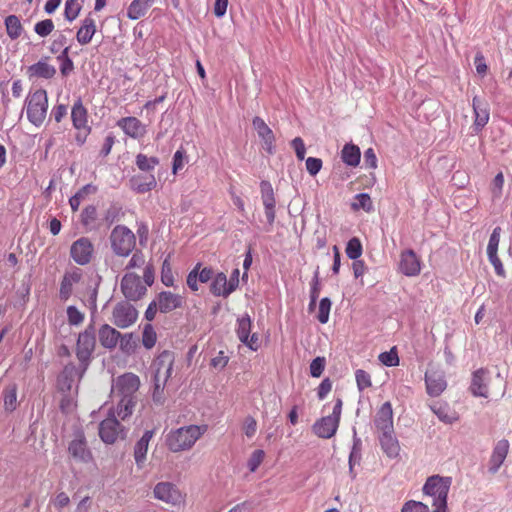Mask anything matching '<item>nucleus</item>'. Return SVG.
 Here are the masks:
<instances>
[{
    "label": "nucleus",
    "mask_w": 512,
    "mask_h": 512,
    "mask_svg": "<svg viewBox=\"0 0 512 512\" xmlns=\"http://www.w3.org/2000/svg\"><path fill=\"white\" fill-rule=\"evenodd\" d=\"M206 429V425H189L171 431L167 436V446L172 452L188 450L204 434Z\"/></svg>",
    "instance_id": "1"
},
{
    "label": "nucleus",
    "mask_w": 512,
    "mask_h": 512,
    "mask_svg": "<svg viewBox=\"0 0 512 512\" xmlns=\"http://www.w3.org/2000/svg\"><path fill=\"white\" fill-rule=\"evenodd\" d=\"M450 484V477H441L439 475H433L426 480L423 486V492L433 497V512H447V498Z\"/></svg>",
    "instance_id": "2"
},
{
    "label": "nucleus",
    "mask_w": 512,
    "mask_h": 512,
    "mask_svg": "<svg viewBox=\"0 0 512 512\" xmlns=\"http://www.w3.org/2000/svg\"><path fill=\"white\" fill-rule=\"evenodd\" d=\"M109 239L113 253L119 257L129 256L136 246L135 234L125 225H116Z\"/></svg>",
    "instance_id": "3"
},
{
    "label": "nucleus",
    "mask_w": 512,
    "mask_h": 512,
    "mask_svg": "<svg viewBox=\"0 0 512 512\" xmlns=\"http://www.w3.org/2000/svg\"><path fill=\"white\" fill-rule=\"evenodd\" d=\"M96 346L95 327L91 323L78 335L76 356L82 367V373L88 368Z\"/></svg>",
    "instance_id": "4"
},
{
    "label": "nucleus",
    "mask_w": 512,
    "mask_h": 512,
    "mask_svg": "<svg viewBox=\"0 0 512 512\" xmlns=\"http://www.w3.org/2000/svg\"><path fill=\"white\" fill-rule=\"evenodd\" d=\"M342 405V399L336 398L332 414L324 416L314 423L312 429L318 437L330 439L336 434L340 423Z\"/></svg>",
    "instance_id": "5"
},
{
    "label": "nucleus",
    "mask_w": 512,
    "mask_h": 512,
    "mask_svg": "<svg viewBox=\"0 0 512 512\" xmlns=\"http://www.w3.org/2000/svg\"><path fill=\"white\" fill-rule=\"evenodd\" d=\"M27 103V118L35 126H40L46 117L48 108L47 92L44 89H38L28 96Z\"/></svg>",
    "instance_id": "6"
},
{
    "label": "nucleus",
    "mask_w": 512,
    "mask_h": 512,
    "mask_svg": "<svg viewBox=\"0 0 512 512\" xmlns=\"http://www.w3.org/2000/svg\"><path fill=\"white\" fill-rule=\"evenodd\" d=\"M99 437L106 444H113L118 439H125L127 429L117 420L113 411L99 424Z\"/></svg>",
    "instance_id": "7"
},
{
    "label": "nucleus",
    "mask_w": 512,
    "mask_h": 512,
    "mask_svg": "<svg viewBox=\"0 0 512 512\" xmlns=\"http://www.w3.org/2000/svg\"><path fill=\"white\" fill-rule=\"evenodd\" d=\"M138 318L137 309L127 300L118 302L113 310L111 322L120 329L132 326Z\"/></svg>",
    "instance_id": "8"
},
{
    "label": "nucleus",
    "mask_w": 512,
    "mask_h": 512,
    "mask_svg": "<svg viewBox=\"0 0 512 512\" xmlns=\"http://www.w3.org/2000/svg\"><path fill=\"white\" fill-rule=\"evenodd\" d=\"M121 292L128 301H138L147 293V287L136 273H126L120 283Z\"/></svg>",
    "instance_id": "9"
},
{
    "label": "nucleus",
    "mask_w": 512,
    "mask_h": 512,
    "mask_svg": "<svg viewBox=\"0 0 512 512\" xmlns=\"http://www.w3.org/2000/svg\"><path fill=\"white\" fill-rule=\"evenodd\" d=\"M69 455L76 461L88 463L93 459L92 452L88 448L85 434L82 430H76L73 440L68 446Z\"/></svg>",
    "instance_id": "10"
},
{
    "label": "nucleus",
    "mask_w": 512,
    "mask_h": 512,
    "mask_svg": "<svg viewBox=\"0 0 512 512\" xmlns=\"http://www.w3.org/2000/svg\"><path fill=\"white\" fill-rule=\"evenodd\" d=\"M94 254V245L88 237H81L74 241L70 247V257L81 266L91 262Z\"/></svg>",
    "instance_id": "11"
},
{
    "label": "nucleus",
    "mask_w": 512,
    "mask_h": 512,
    "mask_svg": "<svg viewBox=\"0 0 512 512\" xmlns=\"http://www.w3.org/2000/svg\"><path fill=\"white\" fill-rule=\"evenodd\" d=\"M252 320L248 314H245L241 318L237 320V328L236 334L238 339L248 346L251 350L256 351L259 347L258 344V335L256 333H251Z\"/></svg>",
    "instance_id": "12"
},
{
    "label": "nucleus",
    "mask_w": 512,
    "mask_h": 512,
    "mask_svg": "<svg viewBox=\"0 0 512 512\" xmlns=\"http://www.w3.org/2000/svg\"><path fill=\"white\" fill-rule=\"evenodd\" d=\"M425 384L426 391L429 396L437 397L441 395L447 387L444 372L434 368H429L425 373Z\"/></svg>",
    "instance_id": "13"
},
{
    "label": "nucleus",
    "mask_w": 512,
    "mask_h": 512,
    "mask_svg": "<svg viewBox=\"0 0 512 512\" xmlns=\"http://www.w3.org/2000/svg\"><path fill=\"white\" fill-rule=\"evenodd\" d=\"M252 125L257 132L259 138L262 140V147L268 154L275 153V135L271 128L265 123V121L255 116L252 120Z\"/></svg>",
    "instance_id": "14"
},
{
    "label": "nucleus",
    "mask_w": 512,
    "mask_h": 512,
    "mask_svg": "<svg viewBox=\"0 0 512 512\" xmlns=\"http://www.w3.org/2000/svg\"><path fill=\"white\" fill-rule=\"evenodd\" d=\"M50 57L42 56L40 60L28 66L26 74L30 80L36 79H53L57 73L54 65L48 63Z\"/></svg>",
    "instance_id": "15"
},
{
    "label": "nucleus",
    "mask_w": 512,
    "mask_h": 512,
    "mask_svg": "<svg viewBox=\"0 0 512 512\" xmlns=\"http://www.w3.org/2000/svg\"><path fill=\"white\" fill-rule=\"evenodd\" d=\"M174 359V353L172 351H162L153 363V366L155 367L154 378L164 377V383H166L171 377Z\"/></svg>",
    "instance_id": "16"
},
{
    "label": "nucleus",
    "mask_w": 512,
    "mask_h": 512,
    "mask_svg": "<svg viewBox=\"0 0 512 512\" xmlns=\"http://www.w3.org/2000/svg\"><path fill=\"white\" fill-rule=\"evenodd\" d=\"M399 271L407 277L419 275L421 261L412 249L403 251L400 255Z\"/></svg>",
    "instance_id": "17"
},
{
    "label": "nucleus",
    "mask_w": 512,
    "mask_h": 512,
    "mask_svg": "<svg viewBox=\"0 0 512 512\" xmlns=\"http://www.w3.org/2000/svg\"><path fill=\"white\" fill-rule=\"evenodd\" d=\"M160 313H169L173 310L181 308L184 304V297L171 291H161L156 296Z\"/></svg>",
    "instance_id": "18"
},
{
    "label": "nucleus",
    "mask_w": 512,
    "mask_h": 512,
    "mask_svg": "<svg viewBox=\"0 0 512 512\" xmlns=\"http://www.w3.org/2000/svg\"><path fill=\"white\" fill-rule=\"evenodd\" d=\"M154 497L163 502L176 505L181 500L177 487L170 482H159L153 490Z\"/></svg>",
    "instance_id": "19"
},
{
    "label": "nucleus",
    "mask_w": 512,
    "mask_h": 512,
    "mask_svg": "<svg viewBox=\"0 0 512 512\" xmlns=\"http://www.w3.org/2000/svg\"><path fill=\"white\" fill-rule=\"evenodd\" d=\"M374 425L379 433L394 430L393 410L389 401L383 403L374 418Z\"/></svg>",
    "instance_id": "20"
},
{
    "label": "nucleus",
    "mask_w": 512,
    "mask_h": 512,
    "mask_svg": "<svg viewBox=\"0 0 512 512\" xmlns=\"http://www.w3.org/2000/svg\"><path fill=\"white\" fill-rule=\"evenodd\" d=\"M489 371L485 368H479L472 374L469 390L475 397H488Z\"/></svg>",
    "instance_id": "21"
},
{
    "label": "nucleus",
    "mask_w": 512,
    "mask_h": 512,
    "mask_svg": "<svg viewBox=\"0 0 512 512\" xmlns=\"http://www.w3.org/2000/svg\"><path fill=\"white\" fill-rule=\"evenodd\" d=\"M117 125L127 136L133 139H139L147 132L146 126L138 118L133 116L121 118L118 120Z\"/></svg>",
    "instance_id": "22"
},
{
    "label": "nucleus",
    "mask_w": 512,
    "mask_h": 512,
    "mask_svg": "<svg viewBox=\"0 0 512 512\" xmlns=\"http://www.w3.org/2000/svg\"><path fill=\"white\" fill-rule=\"evenodd\" d=\"M378 440L383 453L389 458H396L399 455L400 445L394 430L379 433Z\"/></svg>",
    "instance_id": "23"
},
{
    "label": "nucleus",
    "mask_w": 512,
    "mask_h": 512,
    "mask_svg": "<svg viewBox=\"0 0 512 512\" xmlns=\"http://www.w3.org/2000/svg\"><path fill=\"white\" fill-rule=\"evenodd\" d=\"M508 450V440L502 439L496 443L489 460L488 470L491 474H495L499 470V468L501 467V465L503 464L504 460L507 457Z\"/></svg>",
    "instance_id": "24"
},
{
    "label": "nucleus",
    "mask_w": 512,
    "mask_h": 512,
    "mask_svg": "<svg viewBox=\"0 0 512 512\" xmlns=\"http://www.w3.org/2000/svg\"><path fill=\"white\" fill-rule=\"evenodd\" d=\"M140 379L133 373H125L117 379V389L121 396L129 395L135 397L136 391L139 389Z\"/></svg>",
    "instance_id": "25"
},
{
    "label": "nucleus",
    "mask_w": 512,
    "mask_h": 512,
    "mask_svg": "<svg viewBox=\"0 0 512 512\" xmlns=\"http://www.w3.org/2000/svg\"><path fill=\"white\" fill-rule=\"evenodd\" d=\"M97 31L95 19L92 13H89L82 21L81 26L77 31L76 39L79 44L87 45L91 42L93 36Z\"/></svg>",
    "instance_id": "26"
},
{
    "label": "nucleus",
    "mask_w": 512,
    "mask_h": 512,
    "mask_svg": "<svg viewBox=\"0 0 512 512\" xmlns=\"http://www.w3.org/2000/svg\"><path fill=\"white\" fill-rule=\"evenodd\" d=\"M475 120L473 129L476 133L480 132L489 121V110L486 104L480 98L475 96L472 100Z\"/></svg>",
    "instance_id": "27"
},
{
    "label": "nucleus",
    "mask_w": 512,
    "mask_h": 512,
    "mask_svg": "<svg viewBox=\"0 0 512 512\" xmlns=\"http://www.w3.org/2000/svg\"><path fill=\"white\" fill-rule=\"evenodd\" d=\"M81 270L76 268L72 272H66L60 283L59 297L63 301H67L73 290V284L78 283L81 280Z\"/></svg>",
    "instance_id": "28"
},
{
    "label": "nucleus",
    "mask_w": 512,
    "mask_h": 512,
    "mask_svg": "<svg viewBox=\"0 0 512 512\" xmlns=\"http://www.w3.org/2000/svg\"><path fill=\"white\" fill-rule=\"evenodd\" d=\"M100 344L109 350L114 349L121 337V333L108 324H103L98 331Z\"/></svg>",
    "instance_id": "29"
},
{
    "label": "nucleus",
    "mask_w": 512,
    "mask_h": 512,
    "mask_svg": "<svg viewBox=\"0 0 512 512\" xmlns=\"http://www.w3.org/2000/svg\"><path fill=\"white\" fill-rule=\"evenodd\" d=\"M155 433L154 429L146 430L142 437L136 442L134 446V459L136 465L141 468L146 460L148 446L151 438Z\"/></svg>",
    "instance_id": "30"
},
{
    "label": "nucleus",
    "mask_w": 512,
    "mask_h": 512,
    "mask_svg": "<svg viewBox=\"0 0 512 512\" xmlns=\"http://www.w3.org/2000/svg\"><path fill=\"white\" fill-rule=\"evenodd\" d=\"M157 185L154 174H138L130 179L131 188L137 193H146L154 189Z\"/></svg>",
    "instance_id": "31"
},
{
    "label": "nucleus",
    "mask_w": 512,
    "mask_h": 512,
    "mask_svg": "<svg viewBox=\"0 0 512 512\" xmlns=\"http://www.w3.org/2000/svg\"><path fill=\"white\" fill-rule=\"evenodd\" d=\"M80 223L87 231H93L100 228L98 223V211L95 205H87L80 214Z\"/></svg>",
    "instance_id": "32"
},
{
    "label": "nucleus",
    "mask_w": 512,
    "mask_h": 512,
    "mask_svg": "<svg viewBox=\"0 0 512 512\" xmlns=\"http://www.w3.org/2000/svg\"><path fill=\"white\" fill-rule=\"evenodd\" d=\"M87 117L88 112L84 107L81 98H78L73 106L71 111V119L73 127L77 130H82L83 128L89 127L87 125Z\"/></svg>",
    "instance_id": "33"
},
{
    "label": "nucleus",
    "mask_w": 512,
    "mask_h": 512,
    "mask_svg": "<svg viewBox=\"0 0 512 512\" xmlns=\"http://www.w3.org/2000/svg\"><path fill=\"white\" fill-rule=\"evenodd\" d=\"M353 444L349 454L348 464H349V474L354 479L356 477V473L354 472V466L359 464L362 458V441L357 435L356 428L353 427Z\"/></svg>",
    "instance_id": "34"
},
{
    "label": "nucleus",
    "mask_w": 512,
    "mask_h": 512,
    "mask_svg": "<svg viewBox=\"0 0 512 512\" xmlns=\"http://www.w3.org/2000/svg\"><path fill=\"white\" fill-rule=\"evenodd\" d=\"M341 159L348 166H358L361 160L360 148L352 143L345 144L341 150Z\"/></svg>",
    "instance_id": "35"
},
{
    "label": "nucleus",
    "mask_w": 512,
    "mask_h": 512,
    "mask_svg": "<svg viewBox=\"0 0 512 512\" xmlns=\"http://www.w3.org/2000/svg\"><path fill=\"white\" fill-rule=\"evenodd\" d=\"M155 0H133L127 9V16L131 20L143 17Z\"/></svg>",
    "instance_id": "36"
},
{
    "label": "nucleus",
    "mask_w": 512,
    "mask_h": 512,
    "mask_svg": "<svg viewBox=\"0 0 512 512\" xmlns=\"http://www.w3.org/2000/svg\"><path fill=\"white\" fill-rule=\"evenodd\" d=\"M4 24L6 27L7 35L11 40L18 39L24 31L22 23L19 17L16 15H8L4 20Z\"/></svg>",
    "instance_id": "37"
},
{
    "label": "nucleus",
    "mask_w": 512,
    "mask_h": 512,
    "mask_svg": "<svg viewBox=\"0 0 512 512\" xmlns=\"http://www.w3.org/2000/svg\"><path fill=\"white\" fill-rule=\"evenodd\" d=\"M77 368L74 364H67L58 378V384L62 391H70Z\"/></svg>",
    "instance_id": "38"
},
{
    "label": "nucleus",
    "mask_w": 512,
    "mask_h": 512,
    "mask_svg": "<svg viewBox=\"0 0 512 512\" xmlns=\"http://www.w3.org/2000/svg\"><path fill=\"white\" fill-rule=\"evenodd\" d=\"M136 405V397H131L129 395L121 396L117 404V415L125 420L127 417L132 415L133 409Z\"/></svg>",
    "instance_id": "39"
},
{
    "label": "nucleus",
    "mask_w": 512,
    "mask_h": 512,
    "mask_svg": "<svg viewBox=\"0 0 512 512\" xmlns=\"http://www.w3.org/2000/svg\"><path fill=\"white\" fill-rule=\"evenodd\" d=\"M123 216L124 212L122 206L117 202H113L106 209L102 220L107 227H110Z\"/></svg>",
    "instance_id": "40"
},
{
    "label": "nucleus",
    "mask_w": 512,
    "mask_h": 512,
    "mask_svg": "<svg viewBox=\"0 0 512 512\" xmlns=\"http://www.w3.org/2000/svg\"><path fill=\"white\" fill-rule=\"evenodd\" d=\"M17 385L11 383L3 390L4 408L6 411H14L17 407Z\"/></svg>",
    "instance_id": "41"
},
{
    "label": "nucleus",
    "mask_w": 512,
    "mask_h": 512,
    "mask_svg": "<svg viewBox=\"0 0 512 512\" xmlns=\"http://www.w3.org/2000/svg\"><path fill=\"white\" fill-rule=\"evenodd\" d=\"M227 288V277L223 272H219L213 278L210 291L214 296H223L224 298L228 297L229 294H226L225 289Z\"/></svg>",
    "instance_id": "42"
},
{
    "label": "nucleus",
    "mask_w": 512,
    "mask_h": 512,
    "mask_svg": "<svg viewBox=\"0 0 512 512\" xmlns=\"http://www.w3.org/2000/svg\"><path fill=\"white\" fill-rule=\"evenodd\" d=\"M135 163L139 170L143 172H147V174L151 173L157 165H159V158L152 156L148 157L145 154L139 153L136 156Z\"/></svg>",
    "instance_id": "43"
},
{
    "label": "nucleus",
    "mask_w": 512,
    "mask_h": 512,
    "mask_svg": "<svg viewBox=\"0 0 512 512\" xmlns=\"http://www.w3.org/2000/svg\"><path fill=\"white\" fill-rule=\"evenodd\" d=\"M137 341L138 337L135 336L134 333L121 334L118 342L120 350L127 355L134 353L137 347Z\"/></svg>",
    "instance_id": "44"
},
{
    "label": "nucleus",
    "mask_w": 512,
    "mask_h": 512,
    "mask_svg": "<svg viewBox=\"0 0 512 512\" xmlns=\"http://www.w3.org/2000/svg\"><path fill=\"white\" fill-rule=\"evenodd\" d=\"M355 202L351 204L353 211H359L360 209L371 212L374 210L373 202L368 193H359L355 196Z\"/></svg>",
    "instance_id": "45"
},
{
    "label": "nucleus",
    "mask_w": 512,
    "mask_h": 512,
    "mask_svg": "<svg viewBox=\"0 0 512 512\" xmlns=\"http://www.w3.org/2000/svg\"><path fill=\"white\" fill-rule=\"evenodd\" d=\"M346 255L351 260L358 259L363 252L362 243L357 237L351 238L346 245L345 249Z\"/></svg>",
    "instance_id": "46"
},
{
    "label": "nucleus",
    "mask_w": 512,
    "mask_h": 512,
    "mask_svg": "<svg viewBox=\"0 0 512 512\" xmlns=\"http://www.w3.org/2000/svg\"><path fill=\"white\" fill-rule=\"evenodd\" d=\"M263 206L265 209V216L267 218V221L270 225H272L275 221L276 212H275V205L276 200L274 195H267V196H261Z\"/></svg>",
    "instance_id": "47"
},
{
    "label": "nucleus",
    "mask_w": 512,
    "mask_h": 512,
    "mask_svg": "<svg viewBox=\"0 0 512 512\" xmlns=\"http://www.w3.org/2000/svg\"><path fill=\"white\" fill-rule=\"evenodd\" d=\"M157 341V334L152 324H145L142 333V344L146 349H151L155 346Z\"/></svg>",
    "instance_id": "48"
},
{
    "label": "nucleus",
    "mask_w": 512,
    "mask_h": 512,
    "mask_svg": "<svg viewBox=\"0 0 512 512\" xmlns=\"http://www.w3.org/2000/svg\"><path fill=\"white\" fill-rule=\"evenodd\" d=\"M431 409L438 419L446 424H452L457 419L454 415L449 414V409L446 405L435 404L431 406Z\"/></svg>",
    "instance_id": "49"
},
{
    "label": "nucleus",
    "mask_w": 512,
    "mask_h": 512,
    "mask_svg": "<svg viewBox=\"0 0 512 512\" xmlns=\"http://www.w3.org/2000/svg\"><path fill=\"white\" fill-rule=\"evenodd\" d=\"M164 377L163 378H154V387L152 393V400L157 405H162L165 401L164 397Z\"/></svg>",
    "instance_id": "50"
},
{
    "label": "nucleus",
    "mask_w": 512,
    "mask_h": 512,
    "mask_svg": "<svg viewBox=\"0 0 512 512\" xmlns=\"http://www.w3.org/2000/svg\"><path fill=\"white\" fill-rule=\"evenodd\" d=\"M379 361L387 367L399 365V357L396 347H392L389 351L380 353Z\"/></svg>",
    "instance_id": "51"
},
{
    "label": "nucleus",
    "mask_w": 512,
    "mask_h": 512,
    "mask_svg": "<svg viewBox=\"0 0 512 512\" xmlns=\"http://www.w3.org/2000/svg\"><path fill=\"white\" fill-rule=\"evenodd\" d=\"M331 305L332 302L328 297H324L320 300L317 319L321 324H326L328 322Z\"/></svg>",
    "instance_id": "52"
},
{
    "label": "nucleus",
    "mask_w": 512,
    "mask_h": 512,
    "mask_svg": "<svg viewBox=\"0 0 512 512\" xmlns=\"http://www.w3.org/2000/svg\"><path fill=\"white\" fill-rule=\"evenodd\" d=\"M355 379L357 383V388L360 392L372 386L370 374L363 369L356 370Z\"/></svg>",
    "instance_id": "53"
},
{
    "label": "nucleus",
    "mask_w": 512,
    "mask_h": 512,
    "mask_svg": "<svg viewBox=\"0 0 512 512\" xmlns=\"http://www.w3.org/2000/svg\"><path fill=\"white\" fill-rule=\"evenodd\" d=\"M54 30V23L51 19H45L37 22L34 31L40 37L48 36Z\"/></svg>",
    "instance_id": "54"
},
{
    "label": "nucleus",
    "mask_w": 512,
    "mask_h": 512,
    "mask_svg": "<svg viewBox=\"0 0 512 512\" xmlns=\"http://www.w3.org/2000/svg\"><path fill=\"white\" fill-rule=\"evenodd\" d=\"M501 231L502 229L499 226L493 229L487 245V254H493L498 252Z\"/></svg>",
    "instance_id": "55"
},
{
    "label": "nucleus",
    "mask_w": 512,
    "mask_h": 512,
    "mask_svg": "<svg viewBox=\"0 0 512 512\" xmlns=\"http://www.w3.org/2000/svg\"><path fill=\"white\" fill-rule=\"evenodd\" d=\"M68 323L73 326L80 325L84 320V314L76 306L67 307Z\"/></svg>",
    "instance_id": "56"
},
{
    "label": "nucleus",
    "mask_w": 512,
    "mask_h": 512,
    "mask_svg": "<svg viewBox=\"0 0 512 512\" xmlns=\"http://www.w3.org/2000/svg\"><path fill=\"white\" fill-rule=\"evenodd\" d=\"M265 453L263 450H255L247 462V467L250 472H255L264 459Z\"/></svg>",
    "instance_id": "57"
},
{
    "label": "nucleus",
    "mask_w": 512,
    "mask_h": 512,
    "mask_svg": "<svg viewBox=\"0 0 512 512\" xmlns=\"http://www.w3.org/2000/svg\"><path fill=\"white\" fill-rule=\"evenodd\" d=\"M325 358L324 357H316L310 363V375L314 378H318L322 375L325 369Z\"/></svg>",
    "instance_id": "58"
},
{
    "label": "nucleus",
    "mask_w": 512,
    "mask_h": 512,
    "mask_svg": "<svg viewBox=\"0 0 512 512\" xmlns=\"http://www.w3.org/2000/svg\"><path fill=\"white\" fill-rule=\"evenodd\" d=\"M186 158V151L181 147L173 155L172 171L176 174L184 166V159Z\"/></svg>",
    "instance_id": "59"
},
{
    "label": "nucleus",
    "mask_w": 512,
    "mask_h": 512,
    "mask_svg": "<svg viewBox=\"0 0 512 512\" xmlns=\"http://www.w3.org/2000/svg\"><path fill=\"white\" fill-rule=\"evenodd\" d=\"M401 512H430V510L424 503L410 500L404 504Z\"/></svg>",
    "instance_id": "60"
},
{
    "label": "nucleus",
    "mask_w": 512,
    "mask_h": 512,
    "mask_svg": "<svg viewBox=\"0 0 512 512\" xmlns=\"http://www.w3.org/2000/svg\"><path fill=\"white\" fill-rule=\"evenodd\" d=\"M322 165L323 162L320 158L308 157L306 159V169L311 176H316L320 172Z\"/></svg>",
    "instance_id": "61"
},
{
    "label": "nucleus",
    "mask_w": 512,
    "mask_h": 512,
    "mask_svg": "<svg viewBox=\"0 0 512 512\" xmlns=\"http://www.w3.org/2000/svg\"><path fill=\"white\" fill-rule=\"evenodd\" d=\"M487 256H488L489 262L494 267L495 273L498 276H500L502 278H505L506 277V271L504 269L502 261L498 257V254L497 253L487 254Z\"/></svg>",
    "instance_id": "62"
},
{
    "label": "nucleus",
    "mask_w": 512,
    "mask_h": 512,
    "mask_svg": "<svg viewBox=\"0 0 512 512\" xmlns=\"http://www.w3.org/2000/svg\"><path fill=\"white\" fill-rule=\"evenodd\" d=\"M321 290L320 279H319V267L316 268L313 279L311 282L310 298L312 302L317 301Z\"/></svg>",
    "instance_id": "63"
},
{
    "label": "nucleus",
    "mask_w": 512,
    "mask_h": 512,
    "mask_svg": "<svg viewBox=\"0 0 512 512\" xmlns=\"http://www.w3.org/2000/svg\"><path fill=\"white\" fill-rule=\"evenodd\" d=\"M81 10V6L78 3H65L64 16L66 20L72 22L75 20Z\"/></svg>",
    "instance_id": "64"
}]
</instances>
